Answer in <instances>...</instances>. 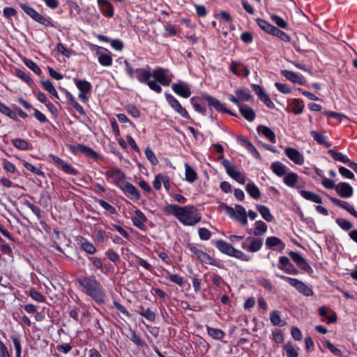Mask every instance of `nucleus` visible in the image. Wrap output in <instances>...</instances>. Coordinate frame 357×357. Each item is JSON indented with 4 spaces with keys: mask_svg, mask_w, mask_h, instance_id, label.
I'll return each instance as SVG.
<instances>
[{
    "mask_svg": "<svg viewBox=\"0 0 357 357\" xmlns=\"http://www.w3.org/2000/svg\"><path fill=\"white\" fill-rule=\"evenodd\" d=\"M25 65L37 75H40L42 71L37 64L30 59H25L24 61Z\"/></svg>",
    "mask_w": 357,
    "mask_h": 357,
    "instance_id": "obj_58",
    "label": "nucleus"
},
{
    "mask_svg": "<svg viewBox=\"0 0 357 357\" xmlns=\"http://www.w3.org/2000/svg\"><path fill=\"white\" fill-rule=\"evenodd\" d=\"M238 140L240 142L241 144L246 148L256 158H260L259 153L250 141L243 137H238Z\"/></svg>",
    "mask_w": 357,
    "mask_h": 357,
    "instance_id": "obj_26",
    "label": "nucleus"
},
{
    "mask_svg": "<svg viewBox=\"0 0 357 357\" xmlns=\"http://www.w3.org/2000/svg\"><path fill=\"white\" fill-rule=\"evenodd\" d=\"M29 295L32 299L38 302L43 303L45 301V297L35 289H31Z\"/></svg>",
    "mask_w": 357,
    "mask_h": 357,
    "instance_id": "obj_57",
    "label": "nucleus"
},
{
    "mask_svg": "<svg viewBox=\"0 0 357 357\" xmlns=\"http://www.w3.org/2000/svg\"><path fill=\"white\" fill-rule=\"evenodd\" d=\"M41 84L47 91H48L55 98H59L58 93L54 86L52 85V83L50 80L41 81Z\"/></svg>",
    "mask_w": 357,
    "mask_h": 357,
    "instance_id": "obj_48",
    "label": "nucleus"
},
{
    "mask_svg": "<svg viewBox=\"0 0 357 357\" xmlns=\"http://www.w3.org/2000/svg\"><path fill=\"white\" fill-rule=\"evenodd\" d=\"M203 98L206 100L208 106L213 107L218 112L227 113L231 116H236L234 112L227 109L223 104L214 97L208 94H205L203 96Z\"/></svg>",
    "mask_w": 357,
    "mask_h": 357,
    "instance_id": "obj_7",
    "label": "nucleus"
},
{
    "mask_svg": "<svg viewBox=\"0 0 357 357\" xmlns=\"http://www.w3.org/2000/svg\"><path fill=\"white\" fill-rule=\"evenodd\" d=\"M247 241H250L248 251L251 252H255L259 251L263 245V241L259 238H255L252 237H248Z\"/></svg>",
    "mask_w": 357,
    "mask_h": 357,
    "instance_id": "obj_30",
    "label": "nucleus"
},
{
    "mask_svg": "<svg viewBox=\"0 0 357 357\" xmlns=\"http://www.w3.org/2000/svg\"><path fill=\"white\" fill-rule=\"evenodd\" d=\"M257 209L262 216V218L267 222H272L273 216L271 215L268 207L264 205H257Z\"/></svg>",
    "mask_w": 357,
    "mask_h": 357,
    "instance_id": "obj_32",
    "label": "nucleus"
},
{
    "mask_svg": "<svg viewBox=\"0 0 357 357\" xmlns=\"http://www.w3.org/2000/svg\"><path fill=\"white\" fill-rule=\"evenodd\" d=\"M163 210L165 213L174 215L184 225H195L202 218L194 206H180L176 204H168Z\"/></svg>",
    "mask_w": 357,
    "mask_h": 357,
    "instance_id": "obj_1",
    "label": "nucleus"
},
{
    "mask_svg": "<svg viewBox=\"0 0 357 357\" xmlns=\"http://www.w3.org/2000/svg\"><path fill=\"white\" fill-rule=\"evenodd\" d=\"M70 150L74 154L82 153L91 158L97 156V153L92 149L81 144L70 145Z\"/></svg>",
    "mask_w": 357,
    "mask_h": 357,
    "instance_id": "obj_9",
    "label": "nucleus"
},
{
    "mask_svg": "<svg viewBox=\"0 0 357 357\" xmlns=\"http://www.w3.org/2000/svg\"><path fill=\"white\" fill-rule=\"evenodd\" d=\"M227 213L232 218L239 222L242 225H245L248 223V215L246 211L241 205H236L235 209L232 207L225 206V207Z\"/></svg>",
    "mask_w": 357,
    "mask_h": 357,
    "instance_id": "obj_4",
    "label": "nucleus"
},
{
    "mask_svg": "<svg viewBox=\"0 0 357 357\" xmlns=\"http://www.w3.org/2000/svg\"><path fill=\"white\" fill-rule=\"evenodd\" d=\"M286 155L295 164L302 165L305 160L303 155L296 149L287 147L284 150Z\"/></svg>",
    "mask_w": 357,
    "mask_h": 357,
    "instance_id": "obj_10",
    "label": "nucleus"
},
{
    "mask_svg": "<svg viewBox=\"0 0 357 357\" xmlns=\"http://www.w3.org/2000/svg\"><path fill=\"white\" fill-rule=\"evenodd\" d=\"M75 84L81 92L88 93L91 89V84L86 80L75 79Z\"/></svg>",
    "mask_w": 357,
    "mask_h": 357,
    "instance_id": "obj_35",
    "label": "nucleus"
},
{
    "mask_svg": "<svg viewBox=\"0 0 357 357\" xmlns=\"http://www.w3.org/2000/svg\"><path fill=\"white\" fill-rule=\"evenodd\" d=\"M277 276H279L280 278L285 280L287 282L289 283V284L294 288L296 289V290L303 294L305 296H312L314 292L312 290L310 287H309L307 284L303 283L302 281L290 277H287L284 275H280L276 273Z\"/></svg>",
    "mask_w": 357,
    "mask_h": 357,
    "instance_id": "obj_5",
    "label": "nucleus"
},
{
    "mask_svg": "<svg viewBox=\"0 0 357 357\" xmlns=\"http://www.w3.org/2000/svg\"><path fill=\"white\" fill-rule=\"evenodd\" d=\"M257 23L259 26L268 33L272 34L275 26L262 19H257Z\"/></svg>",
    "mask_w": 357,
    "mask_h": 357,
    "instance_id": "obj_39",
    "label": "nucleus"
},
{
    "mask_svg": "<svg viewBox=\"0 0 357 357\" xmlns=\"http://www.w3.org/2000/svg\"><path fill=\"white\" fill-rule=\"evenodd\" d=\"M98 61L99 63L104 66H109L112 63V59L110 55V53H102L98 52Z\"/></svg>",
    "mask_w": 357,
    "mask_h": 357,
    "instance_id": "obj_40",
    "label": "nucleus"
},
{
    "mask_svg": "<svg viewBox=\"0 0 357 357\" xmlns=\"http://www.w3.org/2000/svg\"><path fill=\"white\" fill-rule=\"evenodd\" d=\"M271 169L278 176H284L287 173V167L279 161L273 162Z\"/></svg>",
    "mask_w": 357,
    "mask_h": 357,
    "instance_id": "obj_29",
    "label": "nucleus"
},
{
    "mask_svg": "<svg viewBox=\"0 0 357 357\" xmlns=\"http://www.w3.org/2000/svg\"><path fill=\"white\" fill-rule=\"evenodd\" d=\"M166 100L169 105L182 117L190 119V116L186 109L182 107L179 102L171 94L165 93Z\"/></svg>",
    "mask_w": 357,
    "mask_h": 357,
    "instance_id": "obj_8",
    "label": "nucleus"
},
{
    "mask_svg": "<svg viewBox=\"0 0 357 357\" xmlns=\"http://www.w3.org/2000/svg\"><path fill=\"white\" fill-rule=\"evenodd\" d=\"M206 330L208 334L215 340H221L225 335V333L219 328H212L206 326Z\"/></svg>",
    "mask_w": 357,
    "mask_h": 357,
    "instance_id": "obj_34",
    "label": "nucleus"
},
{
    "mask_svg": "<svg viewBox=\"0 0 357 357\" xmlns=\"http://www.w3.org/2000/svg\"><path fill=\"white\" fill-rule=\"evenodd\" d=\"M167 70L157 68L152 74L153 78L163 86H169L172 82L171 76L167 73Z\"/></svg>",
    "mask_w": 357,
    "mask_h": 357,
    "instance_id": "obj_6",
    "label": "nucleus"
},
{
    "mask_svg": "<svg viewBox=\"0 0 357 357\" xmlns=\"http://www.w3.org/2000/svg\"><path fill=\"white\" fill-rule=\"evenodd\" d=\"M81 248L88 254H94L96 252V248L90 242L84 240L81 242Z\"/></svg>",
    "mask_w": 357,
    "mask_h": 357,
    "instance_id": "obj_53",
    "label": "nucleus"
},
{
    "mask_svg": "<svg viewBox=\"0 0 357 357\" xmlns=\"http://www.w3.org/2000/svg\"><path fill=\"white\" fill-rule=\"evenodd\" d=\"M246 191L254 199H258L260 196V191L254 183H249L246 185Z\"/></svg>",
    "mask_w": 357,
    "mask_h": 357,
    "instance_id": "obj_37",
    "label": "nucleus"
},
{
    "mask_svg": "<svg viewBox=\"0 0 357 357\" xmlns=\"http://www.w3.org/2000/svg\"><path fill=\"white\" fill-rule=\"evenodd\" d=\"M98 3L102 14L113 17L114 8L107 0H98Z\"/></svg>",
    "mask_w": 357,
    "mask_h": 357,
    "instance_id": "obj_18",
    "label": "nucleus"
},
{
    "mask_svg": "<svg viewBox=\"0 0 357 357\" xmlns=\"http://www.w3.org/2000/svg\"><path fill=\"white\" fill-rule=\"evenodd\" d=\"M266 245L269 248H272L277 245H281L282 249L284 248V244L281 241V240L275 236L267 238L266 240Z\"/></svg>",
    "mask_w": 357,
    "mask_h": 357,
    "instance_id": "obj_49",
    "label": "nucleus"
},
{
    "mask_svg": "<svg viewBox=\"0 0 357 357\" xmlns=\"http://www.w3.org/2000/svg\"><path fill=\"white\" fill-rule=\"evenodd\" d=\"M303 101L300 99H294L292 100L291 112L295 114H300L303 111Z\"/></svg>",
    "mask_w": 357,
    "mask_h": 357,
    "instance_id": "obj_46",
    "label": "nucleus"
},
{
    "mask_svg": "<svg viewBox=\"0 0 357 357\" xmlns=\"http://www.w3.org/2000/svg\"><path fill=\"white\" fill-rule=\"evenodd\" d=\"M12 144L17 149L20 150H29L30 146L29 143L23 139L16 138L12 140Z\"/></svg>",
    "mask_w": 357,
    "mask_h": 357,
    "instance_id": "obj_38",
    "label": "nucleus"
},
{
    "mask_svg": "<svg viewBox=\"0 0 357 357\" xmlns=\"http://www.w3.org/2000/svg\"><path fill=\"white\" fill-rule=\"evenodd\" d=\"M136 217L132 218L133 225L140 229L145 228L144 222L146 221L145 215L139 210L135 211Z\"/></svg>",
    "mask_w": 357,
    "mask_h": 357,
    "instance_id": "obj_23",
    "label": "nucleus"
},
{
    "mask_svg": "<svg viewBox=\"0 0 357 357\" xmlns=\"http://www.w3.org/2000/svg\"><path fill=\"white\" fill-rule=\"evenodd\" d=\"M22 165L26 169L31 171V172H33V174H35L36 175H42L43 174V172L40 169H39L38 168L36 167L35 166L32 165L31 163H29L25 160L22 161Z\"/></svg>",
    "mask_w": 357,
    "mask_h": 357,
    "instance_id": "obj_64",
    "label": "nucleus"
},
{
    "mask_svg": "<svg viewBox=\"0 0 357 357\" xmlns=\"http://www.w3.org/2000/svg\"><path fill=\"white\" fill-rule=\"evenodd\" d=\"M270 319L274 326H281V319L278 311L271 312Z\"/></svg>",
    "mask_w": 357,
    "mask_h": 357,
    "instance_id": "obj_62",
    "label": "nucleus"
},
{
    "mask_svg": "<svg viewBox=\"0 0 357 357\" xmlns=\"http://www.w3.org/2000/svg\"><path fill=\"white\" fill-rule=\"evenodd\" d=\"M301 195L307 200L312 201L317 204L322 203V198L321 196L307 190H300Z\"/></svg>",
    "mask_w": 357,
    "mask_h": 357,
    "instance_id": "obj_25",
    "label": "nucleus"
},
{
    "mask_svg": "<svg viewBox=\"0 0 357 357\" xmlns=\"http://www.w3.org/2000/svg\"><path fill=\"white\" fill-rule=\"evenodd\" d=\"M231 72L237 76L248 77L250 74V70L247 66L241 62L233 61L230 66Z\"/></svg>",
    "mask_w": 357,
    "mask_h": 357,
    "instance_id": "obj_15",
    "label": "nucleus"
},
{
    "mask_svg": "<svg viewBox=\"0 0 357 357\" xmlns=\"http://www.w3.org/2000/svg\"><path fill=\"white\" fill-rule=\"evenodd\" d=\"M51 158L53 162L55 165H56L59 167H60L62 170H63L65 172L72 175H76L78 174L77 169L73 168L71 165L63 161L61 158H59L58 156L51 155Z\"/></svg>",
    "mask_w": 357,
    "mask_h": 357,
    "instance_id": "obj_12",
    "label": "nucleus"
},
{
    "mask_svg": "<svg viewBox=\"0 0 357 357\" xmlns=\"http://www.w3.org/2000/svg\"><path fill=\"white\" fill-rule=\"evenodd\" d=\"M145 155L153 165H156L158 164V160L155 153L149 147L145 149Z\"/></svg>",
    "mask_w": 357,
    "mask_h": 357,
    "instance_id": "obj_59",
    "label": "nucleus"
},
{
    "mask_svg": "<svg viewBox=\"0 0 357 357\" xmlns=\"http://www.w3.org/2000/svg\"><path fill=\"white\" fill-rule=\"evenodd\" d=\"M33 20L45 26H54L50 18H46L39 13L34 17Z\"/></svg>",
    "mask_w": 357,
    "mask_h": 357,
    "instance_id": "obj_50",
    "label": "nucleus"
},
{
    "mask_svg": "<svg viewBox=\"0 0 357 357\" xmlns=\"http://www.w3.org/2000/svg\"><path fill=\"white\" fill-rule=\"evenodd\" d=\"M129 339L136 345L143 347L145 345V342L142 340V338L136 334V333L130 329V336Z\"/></svg>",
    "mask_w": 357,
    "mask_h": 357,
    "instance_id": "obj_51",
    "label": "nucleus"
},
{
    "mask_svg": "<svg viewBox=\"0 0 357 357\" xmlns=\"http://www.w3.org/2000/svg\"><path fill=\"white\" fill-rule=\"evenodd\" d=\"M328 153L334 160L337 161H340L343 163H348L349 165V162H351L347 156H346L345 155L342 154L340 152H337L334 150H330L328 151Z\"/></svg>",
    "mask_w": 357,
    "mask_h": 357,
    "instance_id": "obj_33",
    "label": "nucleus"
},
{
    "mask_svg": "<svg viewBox=\"0 0 357 357\" xmlns=\"http://www.w3.org/2000/svg\"><path fill=\"white\" fill-rule=\"evenodd\" d=\"M109 177H110L114 182L119 187L120 183L125 182V174L119 169H112L106 173Z\"/></svg>",
    "mask_w": 357,
    "mask_h": 357,
    "instance_id": "obj_19",
    "label": "nucleus"
},
{
    "mask_svg": "<svg viewBox=\"0 0 357 357\" xmlns=\"http://www.w3.org/2000/svg\"><path fill=\"white\" fill-rule=\"evenodd\" d=\"M188 249L190 253V255L197 259L199 258L200 255L203 251L199 250L195 245L189 244L188 245Z\"/></svg>",
    "mask_w": 357,
    "mask_h": 357,
    "instance_id": "obj_61",
    "label": "nucleus"
},
{
    "mask_svg": "<svg viewBox=\"0 0 357 357\" xmlns=\"http://www.w3.org/2000/svg\"><path fill=\"white\" fill-rule=\"evenodd\" d=\"M198 260L206 264H215V260L208 254L204 252H202Z\"/></svg>",
    "mask_w": 357,
    "mask_h": 357,
    "instance_id": "obj_60",
    "label": "nucleus"
},
{
    "mask_svg": "<svg viewBox=\"0 0 357 357\" xmlns=\"http://www.w3.org/2000/svg\"><path fill=\"white\" fill-rule=\"evenodd\" d=\"M283 349L287 353V357H298V353L291 342H287L283 345Z\"/></svg>",
    "mask_w": 357,
    "mask_h": 357,
    "instance_id": "obj_47",
    "label": "nucleus"
},
{
    "mask_svg": "<svg viewBox=\"0 0 357 357\" xmlns=\"http://www.w3.org/2000/svg\"><path fill=\"white\" fill-rule=\"evenodd\" d=\"M298 176L296 173L290 172L284 175V182L286 185L293 187L298 181Z\"/></svg>",
    "mask_w": 357,
    "mask_h": 357,
    "instance_id": "obj_41",
    "label": "nucleus"
},
{
    "mask_svg": "<svg viewBox=\"0 0 357 357\" xmlns=\"http://www.w3.org/2000/svg\"><path fill=\"white\" fill-rule=\"evenodd\" d=\"M0 112L12 119H17L16 113L1 102H0Z\"/></svg>",
    "mask_w": 357,
    "mask_h": 357,
    "instance_id": "obj_45",
    "label": "nucleus"
},
{
    "mask_svg": "<svg viewBox=\"0 0 357 357\" xmlns=\"http://www.w3.org/2000/svg\"><path fill=\"white\" fill-rule=\"evenodd\" d=\"M337 193L343 198H349L353 195V188L347 183L341 182L337 184Z\"/></svg>",
    "mask_w": 357,
    "mask_h": 357,
    "instance_id": "obj_14",
    "label": "nucleus"
},
{
    "mask_svg": "<svg viewBox=\"0 0 357 357\" xmlns=\"http://www.w3.org/2000/svg\"><path fill=\"white\" fill-rule=\"evenodd\" d=\"M204 95V94H203L201 97H192L190 99V102L197 112L201 113L203 115H205L206 114V109L204 107H202L200 105L202 100L206 101V100L203 98Z\"/></svg>",
    "mask_w": 357,
    "mask_h": 357,
    "instance_id": "obj_31",
    "label": "nucleus"
},
{
    "mask_svg": "<svg viewBox=\"0 0 357 357\" xmlns=\"http://www.w3.org/2000/svg\"><path fill=\"white\" fill-rule=\"evenodd\" d=\"M289 255L291 259L302 269L307 271L310 268V265L306 262L305 259L301 256V254L296 252L291 251Z\"/></svg>",
    "mask_w": 357,
    "mask_h": 357,
    "instance_id": "obj_17",
    "label": "nucleus"
},
{
    "mask_svg": "<svg viewBox=\"0 0 357 357\" xmlns=\"http://www.w3.org/2000/svg\"><path fill=\"white\" fill-rule=\"evenodd\" d=\"M68 100L70 104L74 107V109L80 114L85 115V111L82 105H80L72 96V94L69 92L67 93Z\"/></svg>",
    "mask_w": 357,
    "mask_h": 357,
    "instance_id": "obj_36",
    "label": "nucleus"
},
{
    "mask_svg": "<svg viewBox=\"0 0 357 357\" xmlns=\"http://www.w3.org/2000/svg\"><path fill=\"white\" fill-rule=\"evenodd\" d=\"M273 36H277L280 39H281L283 41L285 42H289L290 41V37L284 31L278 29L277 27H275L273 29V32L271 34Z\"/></svg>",
    "mask_w": 357,
    "mask_h": 357,
    "instance_id": "obj_56",
    "label": "nucleus"
},
{
    "mask_svg": "<svg viewBox=\"0 0 357 357\" xmlns=\"http://www.w3.org/2000/svg\"><path fill=\"white\" fill-rule=\"evenodd\" d=\"M336 223L343 230L349 231L353 227L351 222L349 220L343 219V218H337Z\"/></svg>",
    "mask_w": 357,
    "mask_h": 357,
    "instance_id": "obj_55",
    "label": "nucleus"
},
{
    "mask_svg": "<svg viewBox=\"0 0 357 357\" xmlns=\"http://www.w3.org/2000/svg\"><path fill=\"white\" fill-rule=\"evenodd\" d=\"M79 284L83 288V291L98 303L105 301L106 294L100 282L94 276H82L77 279Z\"/></svg>",
    "mask_w": 357,
    "mask_h": 357,
    "instance_id": "obj_2",
    "label": "nucleus"
},
{
    "mask_svg": "<svg viewBox=\"0 0 357 357\" xmlns=\"http://www.w3.org/2000/svg\"><path fill=\"white\" fill-rule=\"evenodd\" d=\"M271 19L280 28H286L287 23L280 16L276 15H271Z\"/></svg>",
    "mask_w": 357,
    "mask_h": 357,
    "instance_id": "obj_63",
    "label": "nucleus"
},
{
    "mask_svg": "<svg viewBox=\"0 0 357 357\" xmlns=\"http://www.w3.org/2000/svg\"><path fill=\"white\" fill-rule=\"evenodd\" d=\"M172 90L177 95L183 98H188L191 95V91L188 86L182 82L174 84L172 85Z\"/></svg>",
    "mask_w": 357,
    "mask_h": 357,
    "instance_id": "obj_16",
    "label": "nucleus"
},
{
    "mask_svg": "<svg viewBox=\"0 0 357 357\" xmlns=\"http://www.w3.org/2000/svg\"><path fill=\"white\" fill-rule=\"evenodd\" d=\"M239 110L241 115L246 120L252 121L255 119V113L251 107L245 105H240Z\"/></svg>",
    "mask_w": 357,
    "mask_h": 357,
    "instance_id": "obj_28",
    "label": "nucleus"
},
{
    "mask_svg": "<svg viewBox=\"0 0 357 357\" xmlns=\"http://www.w3.org/2000/svg\"><path fill=\"white\" fill-rule=\"evenodd\" d=\"M119 188L132 199H139L140 198L138 190L130 183L121 182L120 183Z\"/></svg>",
    "mask_w": 357,
    "mask_h": 357,
    "instance_id": "obj_13",
    "label": "nucleus"
},
{
    "mask_svg": "<svg viewBox=\"0 0 357 357\" xmlns=\"http://www.w3.org/2000/svg\"><path fill=\"white\" fill-rule=\"evenodd\" d=\"M330 199L334 204L344 208V210L348 211L351 215H353V213H355V208L348 202L338 199L335 197H331Z\"/></svg>",
    "mask_w": 357,
    "mask_h": 357,
    "instance_id": "obj_27",
    "label": "nucleus"
},
{
    "mask_svg": "<svg viewBox=\"0 0 357 357\" xmlns=\"http://www.w3.org/2000/svg\"><path fill=\"white\" fill-rule=\"evenodd\" d=\"M240 101H249L252 98V96L249 90L245 89H237L235 91Z\"/></svg>",
    "mask_w": 357,
    "mask_h": 357,
    "instance_id": "obj_42",
    "label": "nucleus"
},
{
    "mask_svg": "<svg viewBox=\"0 0 357 357\" xmlns=\"http://www.w3.org/2000/svg\"><path fill=\"white\" fill-rule=\"evenodd\" d=\"M20 8L23 10V11L27 14L31 19H34V17L36 16V15L38 13L34 8L24 4V3H20Z\"/></svg>",
    "mask_w": 357,
    "mask_h": 357,
    "instance_id": "obj_54",
    "label": "nucleus"
},
{
    "mask_svg": "<svg viewBox=\"0 0 357 357\" xmlns=\"http://www.w3.org/2000/svg\"><path fill=\"white\" fill-rule=\"evenodd\" d=\"M278 267L288 274L296 275L298 273V270L290 262L289 258L285 256H282L279 258V264L278 265Z\"/></svg>",
    "mask_w": 357,
    "mask_h": 357,
    "instance_id": "obj_11",
    "label": "nucleus"
},
{
    "mask_svg": "<svg viewBox=\"0 0 357 357\" xmlns=\"http://www.w3.org/2000/svg\"><path fill=\"white\" fill-rule=\"evenodd\" d=\"M311 135L313 137L314 139L320 144H324L327 146H329L328 144L326 137L324 135H322L321 132H317V131H311Z\"/></svg>",
    "mask_w": 357,
    "mask_h": 357,
    "instance_id": "obj_52",
    "label": "nucleus"
},
{
    "mask_svg": "<svg viewBox=\"0 0 357 357\" xmlns=\"http://www.w3.org/2000/svg\"><path fill=\"white\" fill-rule=\"evenodd\" d=\"M267 231V225L263 221H257L255 222V228L254 230V235L259 236H261Z\"/></svg>",
    "mask_w": 357,
    "mask_h": 357,
    "instance_id": "obj_44",
    "label": "nucleus"
},
{
    "mask_svg": "<svg viewBox=\"0 0 357 357\" xmlns=\"http://www.w3.org/2000/svg\"><path fill=\"white\" fill-rule=\"evenodd\" d=\"M281 75L294 83L298 84H303V77L293 71L283 70L281 71Z\"/></svg>",
    "mask_w": 357,
    "mask_h": 357,
    "instance_id": "obj_20",
    "label": "nucleus"
},
{
    "mask_svg": "<svg viewBox=\"0 0 357 357\" xmlns=\"http://www.w3.org/2000/svg\"><path fill=\"white\" fill-rule=\"evenodd\" d=\"M136 78L141 83H146L152 77L151 72L145 68L135 70Z\"/></svg>",
    "mask_w": 357,
    "mask_h": 357,
    "instance_id": "obj_24",
    "label": "nucleus"
},
{
    "mask_svg": "<svg viewBox=\"0 0 357 357\" xmlns=\"http://www.w3.org/2000/svg\"><path fill=\"white\" fill-rule=\"evenodd\" d=\"M257 130L258 132L264 135L271 142H276L275 133L270 128L260 125L257 127Z\"/></svg>",
    "mask_w": 357,
    "mask_h": 357,
    "instance_id": "obj_22",
    "label": "nucleus"
},
{
    "mask_svg": "<svg viewBox=\"0 0 357 357\" xmlns=\"http://www.w3.org/2000/svg\"><path fill=\"white\" fill-rule=\"evenodd\" d=\"M222 165L225 168L227 174L231 178L241 184H244L246 182L247 178L245 174L238 171L236 167L231 164L228 160L223 159Z\"/></svg>",
    "mask_w": 357,
    "mask_h": 357,
    "instance_id": "obj_3",
    "label": "nucleus"
},
{
    "mask_svg": "<svg viewBox=\"0 0 357 357\" xmlns=\"http://www.w3.org/2000/svg\"><path fill=\"white\" fill-rule=\"evenodd\" d=\"M185 167L186 181L193 183L197 179V173L188 164L185 163Z\"/></svg>",
    "mask_w": 357,
    "mask_h": 357,
    "instance_id": "obj_43",
    "label": "nucleus"
},
{
    "mask_svg": "<svg viewBox=\"0 0 357 357\" xmlns=\"http://www.w3.org/2000/svg\"><path fill=\"white\" fill-rule=\"evenodd\" d=\"M215 247L222 253L226 254L229 256H230L232 254V252L234 251V247L222 241V240H218L215 243Z\"/></svg>",
    "mask_w": 357,
    "mask_h": 357,
    "instance_id": "obj_21",
    "label": "nucleus"
}]
</instances>
